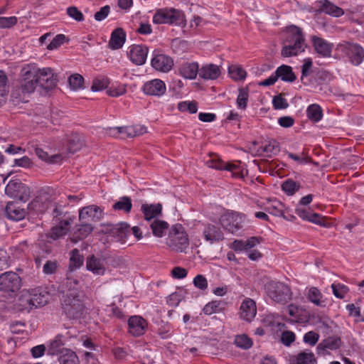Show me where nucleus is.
<instances>
[{"instance_id":"f257e3e1","label":"nucleus","mask_w":364,"mask_h":364,"mask_svg":"<svg viewBox=\"0 0 364 364\" xmlns=\"http://www.w3.org/2000/svg\"><path fill=\"white\" fill-rule=\"evenodd\" d=\"M281 54L284 57L295 56L304 52L305 38L301 28L292 25L287 28Z\"/></svg>"},{"instance_id":"f03ea898","label":"nucleus","mask_w":364,"mask_h":364,"mask_svg":"<svg viewBox=\"0 0 364 364\" xmlns=\"http://www.w3.org/2000/svg\"><path fill=\"white\" fill-rule=\"evenodd\" d=\"M264 295L271 300L272 303L286 304L292 296L290 287L287 284L277 281L270 280L264 284Z\"/></svg>"},{"instance_id":"7ed1b4c3","label":"nucleus","mask_w":364,"mask_h":364,"mask_svg":"<svg viewBox=\"0 0 364 364\" xmlns=\"http://www.w3.org/2000/svg\"><path fill=\"white\" fill-rule=\"evenodd\" d=\"M153 23L184 26L186 25V17L183 12L180 10L161 9H158L154 15Z\"/></svg>"},{"instance_id":"20e7f679","label":"nucleus","mask_w":364,"mask_h":364,"mask_svg":"<svg viewBox=\"0 0 364 364\" xmlns=\"http://www.w3.org/2000/svg\"><path fill=\"white\" fill-rule=\"evenodd\" d=\"M40 72L35 64L23 65L20 72V88L23 93H32L37 87V77Z\"/></svg>"},{"instance_id":"39448f33","label":"nucleus","mask_w":364,"mask_h":364,"mask_svg":"<svg viewBox=\"0 0 364 364\" xmlns=\"http://www.w3.org/2000/svg\"><path fill=\"white\" fill-rule=\"evenodd\" d=\"M168 246L176 252H183L189 245L188 235L181 224L173 225L168 234Z\"/></svg>"},{"instance_id":"423d86ee","label":"nucleus","mask_w":364,"mask_h":364,"mask_svg":"<svg viewBox=\"0 0 364 364\" xmlns=\"http://www.w3.org/2000/svg\"><path fill=\"white\" fill-rule=\"evenodd\" d=\"M338 49L355 66L364 60V48L358 43L344 41L338 45Z\"/></svg>"},{"instance_id":"0eeeda50","label":"nucleus","mask_w":364,"mask_h":364,"mask_svg":"<svg viewBox=\"0 0 364 364\" xmlns=\"http://www.w3.org/2000/svg\"><path fill=\"white\" fill-rule=\"evenodd\" d=\"M63 309L68 318H78L82 315L84 305L79 295L75 292H70L63 300Z\"/></svg>"},{"instance_id":"6e6552de","label":"nucleus","mask_w":364,"mask_h":364,"mask_svg":"<svg viewBox=\"0 0 364 364\" xmlns=\"http://www.w3.org/2000/svg\"><path fill=\"white\" fill-rule=\"evenodd\" d=\"M245 215L237 212H228L220 218L222 227L232 234H236L243 227Z\"/></svg>"},{"instance_id":"1a4fd4ad","label":"nucleus","mask_w":364,"mask_h":364,"mask_svg":"<svg viewBox=\"0 0 364 364\" xmlns=\"http://www.w3.org/2000/svg\"><path fill=\"white\" fill-rule=\"evenodd\" d=\"M6 194L15 200L26 203L31 195L30 188L19 179L11 180L5 188Z\"/></svg>"},{"instance_id":"9d476101","label":"nucleus","mask_w":364,"mask_h":364,"mask_svg":"<svg viewBox=\"0 0 364 364\" xmlns=\"http://www.w3.org/2000/svg\"><path fill=\"white\" fill-rule=\"evenodd\" d=\"M21 287V279L19 275L12 271L0 274V291L16 293Z\"/></svg>"},{"instance_id":"9b49d317","label":"nucleus","mask_w":364,"mask_h":364,"mask_svg":"<svg viewBox=\"0 0 364 364\" xmlns=\"http://www.w3.org/2000/svg\"><path fill=\"white\" fill-rule=\"evenodd\" d=\"M146 132V128L141 125L117 127L109 129V134L121 139L134 138Z\"/></svg>"},{"instance_id":"f8f14e48","label":"nucleus","mask_w":364,"mask_h":364,"mask_svg":"<svg viewBox=\"0 0 364 364\" xmlns=\"http://www.w3.org/2000/svg\"><path fill=\"white\" fill-rule=\"evenodd\" d=\"M103 216V210L96 205H90L79 210V220L80 223H91L92 222H97L100 220Z\"/></svg>"},{"instance_id":"ddd939ff","label":"nucleus","mask_w":364,"mask_h":364,"mask_svg":"<svg viewBox=\"0 0 364 364\" xmlns=\"http://www.w3.org/2000/svg\"><path fill=\"white\" fill-rule=\"evenodd\" d=\"M202 237L210 245L224 240V234L220 227L209 223H203Z\"/></svg>"},{"instance_id":"4468645a","label":"nucleus","mask_w":364,"mask_h":364,"mask_svg":"<svg viewBox=\"0 0 364 364\" xmlns=\"http://www.w3.org/2000/svg\"><path fill=\"white\" fill-rule=\"evenodd\" d=\"M37 87L40 86L46 90H50L57 85V76L54 75L50 68L40 69L37 77Z\"/></svg>"},{"instance_id":"2eb2a0df","label":"nucleus","mask_w":364,"mask_h":364,"mask_svg":"<svg viewBox=\"0 0 364 364\" xmlns=\"http://www.w3.org/2000/svg\"><path fill=\"white\" fill-rule=\"evenodd\" d=\"M151 65L157 71L167 73L173 68V60L170 56L155 51L151 58Z\"/></svg>"},{"instance_id":"dca6fc26","label":"nucleus","mask_w":364,"mask_h":364,"mask_svg":"<svg viewBox=\"0 0 364 364\" xmlns=\"http://www.w3.org/2000/svg\"><path fill=\"white\" fill-rule=\"evenodd\" d=\"M148 52L149 49L144 45H132L129 47V56L134 64L141 65L146 62Z\"/></svg>"},{"instance_id":"f3484780","label":"nucleus","mask_w":364,"mask_h":364,"mask_svg":"<svg viewBox=\"0 0 364 364\" xmlns=\"http://www.w3.org/2000/svg\"><path fill=\"white\" fill-rule=\"evenodd\" d=\"M165 83L159 80L154 79L145 82L142 90L147 95L161 96L166 92Z\"/></svg>"},{"instance_id":"a211bd4d","label":"nucleus","mask_w":364,"mask_h":364,"mask_svg":"<svg viewBox=\"0 0 364 364\" xmlns=\"http://www.w3.org/2000/svg\"><path fill=\"white\" fill-rule=\"evenodd\" d=\"M311 42L316 53L323 58H328L331 55L333 49L332 43L316 36L311 37Z\"/></svg>"},{"instance_id":"6ab92c4d","label":"nucleus","mask_w":364,"mask_h":364,"mask_svg":"<svg viewBox=\"0 0 364 364\" xmlns=\"http://www.w3.org/2000/svg\"><path fill=\"white\" fill-rule=\"evenodd\" d=\"M146 326V320L139 316H132L128 320L129 332L135 337L143 335Z\"/></svg>"},{"instance_id":"aec40b11","label":"nucleus","mask_w":364,"mask_h":364,"mask_svg":"<svg viewBox=\"0 0 364 364\" xmlns=\"http://www.w3.org/2000/svg\"><path fill=\"white\" fill-rule=\"evenodd\" d=\"M49 295L39 289H32L29 294L27 302L31 309L46 305L48 301Z\"/></svg>"},{"instance_id":"412c9836","label":"nucleus","mask_w":364,"mask_h":364,"mask_svg":"<svg viewBox=\"0 0 364 364\" xmlns=\"http://www.w3.org/2000/svg\"><path fill=\"white\" fill-rule=\"evenodd\" d=\"M295 211L298 216L304 220L311 222L323 227L326 226L324 223V218L318 213H313L310 209L303 206H297Z\"/></svg>"},{"instance_id":"4be33fe9","label":"nucleus","mask_w":364,"mask_h":364,"mask_svg":"<svg viewBox=\"0 0 364 364\" xmlns=\"http://www.w3.org/2000/svg\"><path fill=\"white\" fill-rule=\"evenodd\" d=\"M257 313L256 304L250 298L245 299L240 306V317L247 321H251Z\"/></svg>"},{"instance_id":"5701e85b","label":"nucleus","mask_w":364,"mask_h":364,"mask_svg":"<svg viewBox=\"0 0 364 364\" xmlns=\"http://www.w3.org/2000/svg\"><path fill=\"white\" fill-rule=\"evenodd\" d=\"M86 267L94 274L104 275L106 271L105 259L92 255L87 259Z\"/></svg>"},{"instance_id":"b1692460","label":"nucleus","mask_w":364,"mask_h":364,"mask_svg":"<svg viewBox=\"0 0 364 364\" xmlns=\"http://www.w3.org/2000/svg\"><path fill=\"white\" fill-rule=\"evenodd\" d=\"M221 71L217 65L210 63L200 68L199 77L205 80H214L219 77Z\"/></svg>"},{"instance_id":"393cba45","label":"nucleus","mask_w":364,"mask_h":364,"mask_svg":"<svg viewBox=\"0 0 364 364\" xmlns=\"http://www.w3.org/2000/svg\"><path fill=\"white\" fill-rule=\"evenodd\" d=\"M199 72L200 69L198 63L196 62H186L181 65L179 67L180 75L186 79H195L197 75H199Z\"/></svg>"},{"instance_id":"a878e982","label":"nucleus","mask_w":364,"mask_h":364,"mask_svg":"<svg viewBox=\"0 0 364 364\" xmlns=\"http://www.w3.org/2000/svg\"><path fill=\"white\" fill-rule=\"evenodd\" d=\"M290 364H315L316 358L311 350H304L289 357Z\"/></svg>"},{"instance_id":"bb28decb","label":"nucleus","mask_w":364,"mask_h":364,"mask_svg":"<svg viewBox=\"0 0 364 364\" xmlns=\"http://www.w3.org/2000/svg\"><path fill=\"white\" fill-rule=\"evenodd\" d=\"M66 350L69 348H65L64 336L61 334H58L53 340L50 341L48 346V350L50 355H62Z\"/></svg>"},{"instance_id":"cd10ccee","label":"nucleus","mask_w":364,"mask_h":364,"mask_svg":"<svg viewBox=\"0 0 364 364\" xmlns=\"http://www.w3.org/2000/svg\"><path fill=\"white\" fill-rule=\"evenodd\" d=\"M126 41V33L121 28H115L111 34L109 47L113 50L121 48Z\"/></svg>"},{"instance_id":"c85d7f7f","label":"nucleus","mask_w":364,"mask_h":364,"mask_svg":"<svg viewBox=\"0 0 364 364\" xmlns=\"http://www.w3.org/2000/svg\"><path fill=\"white\" fill-rule=\"evenodd\" d=\"M141 210L144 214V219L147 221H150L154 218H157L161 215L162 205L160 203H145L141 205Z\"/></svg>"},{"instance_id":"c756f323","label":"nucleus","mask_w":364,"mask_h":364,"mask_svg":"<svg viewBox=\"0 0 364 364\" xmlns=\"http://www.w3.org/2000/svg\"><path fill=\"white\" fill-rule=\"evenodd\" d=\"M341 346V340L338 336H329L323 340L316 347L317 353H321L326 349L334 350Z\"/></svg>"},{"instance_id":"7c9ffc66","label":"nucleus","mask_w":364,"mask_h":364,"mask_svg":"<svg viewBox=\"0 0 364 364\" xmlns=\"http://www.w3.org/2000/svg\"><path fill=\"white\" fill-rule=\"evenodd\" d=\"M5 213L9 219L13 220H20L25 217L26 211L21 208L14 202H9L5 208Z\"/></svg>"},{"instance_id":"2f4dec72","label":"nucleus","mask_w":364,"mask_h":364,"mask_svg":"<svg viewBox=\"0 0 364 364\" xmlns=\"http://www.w3.org/2000/svg\"><path fill=\"white\" fill-rule=\"evenodd\" d=\"M275 73L278 79L280 78L284 82H293L296 79V77L292 70V68L289 65H280L277 68Z\"/></svg>"},{"instance_id":"473e14b6","label":"nucleus","mask_w":364,"mask_h":364,"mask_svg":"<svg viewBox=\"0 0 364 364\" xmlns=\"http://www.w3.org/2000/svg\"><path fill=\"white\" fill-rule=\"evenodd\" d=\"M84 145V137L79 134H73L68 139V149L70 153L80 150Z\"/></svg>"},{"instance_id":"72a5a7b5","label":"nucleus","mask_w":364,"mask_h":364,"mask_svg":"<svg viewBox=\"0 0 364 364\" xmlns=\"http://www.w3.org/2000/svg\"><path fill=\"white\" fill-rule=\"evenodd\" d=\"M206 164L208 167L218 169V170H226L231 171L234 173V171L238 168V166L235 164L227 163L225 164L220 159H213L207 161Z\"/></svg>"},{"instance_id":"f704fd0d","label":"nucleus","mask_w":364,"mask_h":364,"mask_svg":"<svg viewBox=\"0 0 364 364\" xmlns=\"http://www.w3.org/2000/svg\"><path fill=\"white\" fill-rule=\"evenodd\" d=\"M321 4V11L325 12L327 14L333 16L335 17H339L343 15V10L332 4L328 0H323L320 2Z\"/></svg>"},{"instance_id":"c9c22d12","label":"nucleus","mask_w":364,"mask_h":364,"mask_svg":"<svg viewBox=\"0 0 364 364\" xmlns=\"http://www.w3.org/2000/svg\"><path fill=\"white\" fill-rule=\"evenodd\" d=\"M168 224L166 221L156 219L150 225L152 233L158 237H163L168 229Z\"/></svg>"},{"instance_id":"e433bc0d","label":"nucleus","mask_w":364,"mask_h":364,"mask_svg":"<svg viewBox=\"0 0 364 364\" xmlns=\"http://www.w3.org/2000/svg\"><path fill=\"white\" fill-rule=\"evenodd\" d=\"M34 151L35 154L40 159L49 164L60 163L63 160V156L60 154L49 156L46 151L39 147H36Z\"/></svg>"},{"instance_id":"4c0bfd02","label":"nucleus","mask_w":364,"mask_h":364,"mask_svg":"<svg viewBox=\"0 0 364 364\" xmlns=\"http://www.w3.org/2000/svg\"><path fill=\"white\" fill-rule=\"evenodd\" d=\"M7 82V75L3 70H0V106L6 102V97L9 92Z\"/></svg>"},{"instance_id":"58836bf2","label":"nucleus","mask_w":364,"mask_h":364,"mask_svg":"<svg viewBox=\"0 0 364 364\" xmlns=\"http://www.w3.org/2000/svg\"><path fill=\"white\" fill-rule=\"evenodd\" d=\"M306 115L311 121L318 122L322 119L323 110L318 105L312 104L307 107Z\"/></svg>"},{"instance_id":"ea45409f","label":"nucleus","mask_w":364,"mask_h":364,"mask_svg":"<svg viewBox=\"0 0 364 364\" xmlns=\"http://www.w3.org/2000/svg\"><path fill=\"white\" fill-rule=\"evenodd\" d=\"M112 208L114 210H120L125 213H129L132 208V200L128 196L121 197L118 201L114 203Z\"/></svg>"},{"instance_id":"a19ab883","label":"nucleus","mask_w":364,"mask_h":364,"mask_svg":"<svg viewBox=\"0 0 364 364\" xmlns=\"http://www.w3.org/2000/svg\"><path fill=\"white\" fill-rule=\"evenodd\" d=\"M93 230V225L88 223H81L77 225V229L75 232V237L77 240H81L87 237Z\"/></svg>"},{"instance_id":"79ce46f5","label":"nucleus","mask_w":364,"mask_h":364,"mask_svg":"<svg viewBox=\"0 0 364 364\" xmlns=\"http://www.w3.org/2000/svg\"><path fill=\"white\" fill-rule=\"evenodd\" d=\"M323 295L320 290L314 287H311L309 289L307 292L308 299L318 306H324V301H322Z\"/></svg>"},{"instance_id":"37998d69","label":"nucleus","mask_w":364,"mask_h":364,"mask_svg":"<svg viewBox=\"0 0 364 364\" xmlns=\"http://www.w3.org/2000/svg\"><path fill=\"white\" fill-rule=\"evenodd\" d=\"M60 364H80V360L76 353L72 350H66L64 353L59 355Z\"/></svg>"},{"instance_id":"c03bdc74","label":"nucleus","mask_w":364,"mask_h":364,"mask_svg":"<svg viewBox=\"0 0 364 364\" xmlns=\"http://www.w3.org/2000/svg\"><path fill=\"white\" fill-rule=\"evenodd\" d=\"M225 303L222 301H212L207 304L203 309V312L205 315H211L214 313L220 312L224 309Z\"/></svg>"},{"instance_id":"a18cd8bd","label":"nucleus","mask_w":364,"mask_h":364,"mask_svg":"<svg viewBox=\"0 0 364 364\" xmlns=\"http://www.w3.org/2000/svg\"><path fill=\"white\" fill-rule=\"evenodd\" d=\"M83 264V257L80 255L77 249H74L70 252V258L69 267L70 269H75L80 267Z\"/></svg>"},{"instance_id":"49530a36","label":"nucleus","mask_w":364,"mask_h":364,"mask_svg":"<svg viewBox=\"0 0 364 364\" xmlns=\"http://www.w3.org/2000/svg\"><path fill=\"white\" fill-rule=\"evenodd\" d=\"M230 77L234 80H242L246 77L247 73L241 67L237 65H232L228 68Z\"/></svg>"},{"instance_id":"de8ad7c7","label":"nucleus","mask_w":364,"mask_h":364,"mask_svg":"<svg viewBox=\"0 0 364 364\" xmlns=\"http://www.w3.org/2000/svg\"><path fill=\"white\" fill-rule=\"evenodd\" d=\"M66 207L60 204H55L53 210V220L58 221L60 219L65 218V217L75 216L70 212L65 210Z\"/></svg>"},{"instance_id":"09e8293b","label":"nucleus","mask_w":364,"mask_h":364,"mask_svg":"<svg viewBox=\"0 0 364 364\" xmlns=\"http://www.w3.org/2000/svg\"><path fill=\"white\" fill-rule=\"evenodd\" d=\"M249 92L247 88L239 89V93L236 100V104L239 109H245L247 106Z\"/></svg>"},{"instance_id":"8fccbe9b","label":"nucleus","mask_w":364,"mask_h":364,"mask_svg":"<svg viewBox=\"0 0 364 364\" xmlns=\"http://www.w3.org/2000/svg\"><path fill=\"white\" fill-rule=\"evenodd\" d=\"M235 344L240 348L249 349L252 345V340L246 334L237 335L235 338Z\"/></svg>"},{"instance_id":"3c124183","label":"nucleus","mask_w":364,"mask_h":364,"mask_svg":"<svg viewBox=\"0 0 364 364\" xmlns=\"http://www.w3.org/2000/svg\"><path fill=\"white\" fill-rule=\"evenodd\" d=\"M109 83V78L104 76H100L95 78L92 81L91 90L93 92L101 91L107 87Z\"/></svg>"},{"instance_id":"603ef678","label":"nucleus","mask_w":364,"mask_h":364,"mask_svg":"<svg viewBox=\"0 0 364 364\" xmlns=\"http://www.w3.org/2000/svg\"><path fill=\"white\" fill-rule=\"evenodd\" d=\"M129 230V225L126 223L117 225L112 230L113 234H116L122 240L127 237Z\"/></svg>"},{"instance_id":"864d4df0","label":"nucleus","mask_w":364,"mask_h":364,"mask_svg":"<svg viewBox=\"0 0 364 364\" xmlns=\"http://www.w3.org/2000/svg\"><path fill=\"white\" fill-rule=\"evenodd\" d=\"M84 78L80 74H73L68 78V82L70 87L74 90H78L82 87Z\"/></svg>"},{"instance_id":"5fc2aeb1","label":"nucleus","mask_w":364,"mask_h":364,"mask_svg":"<svg viewBox=\"0 0 364 364\" xmlns=\"http://www.w3.org/2000/svg\"><path fill=\"white\" fill-rule=\"evenodd\" d=\"M60 264L57 260H47L43 266V272L45 274H55Z\"/></svg>"},{"instance_id":"6e6d98bb","label":"nucleus","mask_w":364,"mask_h":364,"mask_svg":"<svg viewBox=\"0 0 364 364\" xmlns=\"http://www.w3.org/2000/svg\"><path fill=\"white\" fill-rule=\"evenodd\" d=\"M333 295L338 299H343L348 291V288L344 284H333L331 285Z\"/></svg>"},{"instance_id":"4d7b16f0","label":"nucleus","mask_w":364,"mask_h":364,"mask_svg":"<svg viewBox=\"0 0 364 364\" xmlns=\"http://www.w3.org/2000/svg\"><path fill=\"white\" fill-rule=\"evenodd\" d=\"M282 190L289 196H292L299 190V186L292 180L285 181L282 186Z\"/></svg>"},{"instance_id":"13d9d810","label":"nucleus","mask_w":364,"mask_h":364,"mask_svg":"<svg viewBox=\"0 0 364 364\" xmlns=\"http://www.w3.org/2000/svg\"><path fill=\"white\" fill-rule=\"evenodd\" d=\"M193 284L196 288L201 291L206 290L208 287V280L203 274H197L193 280Z\"/></svg>"},{"instance_id":"bf43d9fd","label":"nucleus","mask_w":364,"mask_h":364,"mask_svg":"<svg viewBox=\"0 0 364 364\" xmlns=\"http://www.w3.org/2000/svg\"><path fill=\"white\" fill-rule=\"evenodd\" d=\"M68 232L65 231V228L58 227L55 224V225L50 229L48 233V237L53 240H56L63 237Z\"/></svg>"},{"instance_id":"052dcab7","label":"nucleus","mask_w":364,"mask_h":364,"mask_svg":"<svg viewBox=\"0 0 364 364\" xmlns=\"http://www.w3.org/2000/svg\"><path fill=\"white\" fill-rule=\"evenodd\" d=\"M127 92L125 85H112L107 90V93L110 97H119Z\"/></svg>"},{"instance_id":"680f3d73","label":"nucleus","mask_w":364,"mask_h":364,"mask_svg":"<svg viewBox=\"0 0 364 364\" xmlns=\"http://www.w3.org/2000/svg\"><path fill=\"white\" fill-rule=\"evenodd\" d=\"M67 14L77 22H81L84 20L82 13L76 6H69L66 9Z\"/></svg>"},{"instance_id":"e2e57ef3","label":"nucleus","mask_w":364,"mask_h":364,"mask_svg":"<svg viewBox=\"0 0 364 364\" xmlns=\"http://www.w3.org/2000/svg\"><path fill=\"white\" fill-rule=\"evenodd\" d=\"M272 104L275 109H286L289 106L287 100L282 95L274 96L272 100Z\"/></svg>"},{"instance_id":"0e129e2a","label":"nucleus","mask_w":364,"mask_h":364,"mask_svg":"<svg viewBox=\"0 0 364 364\" xmlns=\"http://www.w3.org/2000/svg\"><path fill=\"white\" fill-rule=\"evenodd\" d=\"M66 36L64 34H58L55 36L52 41L48 45V50H54L60 47L64 43Z\"/></svg>"},{"instance_id":"69168bd1","label":"nucleus","mask_w":364,"mask_h":364,"mask_svg":"<svg viewBox=\"0 0 364 364\" xmlns=\"http://www.w3.org/2000/svg\"><path fill=\"white\" fill-rule=\"evenodd\" d=\"M303 339L305 343L314 346L318 341L319 334L314 331H309L305 333Z\"/></svg>"},{"instance_id":"338daca9","label":"nucleus","mask_w":364,"mask_h":364,"mask_svg":"<svg viewBox=\"0 0 364 364\" xmlns=\"http://www.w3.org/2000/svg\"><path fill=\"white\" fill-rule=\"evenodd\" d=\"M17 23L16 16L0 17V28H9Z\"/></svg>"},{"instance_id":"774afa93","label":"nucleus","mask_w":364,"mask_h":364,"mask_svg":"<svg viewBox=\"0 0 364 364\" xmlns=\"http://www.w3.org/2000/svg\"><path fill=\"white\" fill-rule=\"evenodd\" d=\"M296 336L295 334L290 331H284L282 334V342L287 346H289L294 341Z\"/></svg>"}]
</instances>
